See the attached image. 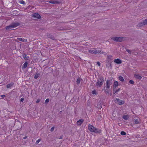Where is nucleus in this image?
<instances>
[{"mask_svg":"<svg viewBox=\"0 0 147 147\" xmlns=\"http://www.w3.org/2000/svg\"><path fill=\"white\" fill-rule=\"evenodd\" d=\"M112 83V81L111 80H107L106 82V86L105 89H104L105 92L107 94H109V89L110 88V86Z\"/></svg>","mask_w":147,"mask_h":147,"instance_id":"nucleus-1","label":"nucleus"},{"mask_svg":"<svg viewBox=\"0 0 147 147\" xmlns=\"http://www.w3.org/2000/svg\"><path fill=\"white\" fill-rule=\"evenodd\" d=\"M88 129L91 132H94L96 133H99L101 131L95 127L91 125H89L88 126Z\"/></svg>","mask_w":147,"mask_h":147,"instance_id":"nucleus-2","label":"nucleus"},{"mask_svg":"<svg viewBox=\"0 0 147 147\" xmlns=\"http://www.w3.org/2000/svg\"><path fill=\"white\" fill-rule=\"evenodd\" d=\"M104 81V78L103 77L101 76L99 77L97 80V81L96 84V86L98 88V87H101L103 84Z\"/></svg>","mask_w":147,"mask_h":147,"instance_id":"nucleus-3","label":"nucleus"},{"mask_svg":"<svg viewBox=\"0 0 147 147\" xmlns=\"http://www.w3.org/2000/svg\"><path fill=\"white\" fill-rule=\"evenodd\" d=\"M124 38L123 37H112L111 39L116 42H121L124 40Z\"/></svg>","mask_w":147,"mask_h":147,"instance_id":"nucleus-4","label":"nucleus"},{"mask_svg":"<svg viewBox=\"0 0 147 147\" xmlns=\"http://www.w3.org/2000/svg\"><path fill=\"white\" fill-rule=\"evenodd\" d=\"M88 51L90 53L94 54H98L100 53L99 51L96 50L95 49L89 50Z\"/></svg>","mask_w":147,"mask_h":147,"instance_id":"nucleus-5","label":"nucleus"},{"mask_svg":"<svg viewBox=\"0 0 147 147\" xmlns=\"http://www.w3.org/2000/svg\"><path fill=\"white\" fill-rule=\"evenodd\" d=\"M115 103L118 104L119 105H123L124 104L125 102L123 100H120L119 98H116L115 99Z\"/></svg>","mask_w":147,"mask_h":147,"instance_id":"nucleus-6","label":"nucleus"},{"mask_svg":"<svg viewBox=\"0 0 147 147\" xmlns=\"http://www.w3.org/2000/svg\"><path fill=\"white\" fill-rule=\"evenodd\" d=\"M32 17L34 18L40 19L41 18L40 15L38 13H34L32 14Z\"/></svg>","mask_w":147,"mask_h":147,"instance_id":"nucleus-7","label":"nucleus"},{"mask_svg":"<svg viewBox=\"0 0 147 147\" xmlns=\"http://www.w3.org/2000/svg\"><path fill=\"white\" fill-rule=\"evenodd\" d=\"M106 67L109 69H112L111 64L109 61L106 63Z\"/></svg>","mask_w":147,"mask_h":147,"instance_id":"nucleus-8","label":"nucleus"},{"mask_svg":"<svg viewBox=\"0 0 147 147\" xmlns=\"http://www.w3.org/2000/svg\"><path fill=\"white\" fill-rule=\"evenodd\" d=\"M114 62L117 64H120L122 63L121 60L119 59H115Z\"/></svg>","mask_w":147,"mask_h":147,"instance_id":"nucleus-9","label":"nucleus"},{"mask_svg":"<svg viewBox=\"0 0 147 147\" xmlns=\"http://www.w3.org/2000/svg\"><path fill=\"white\" fill-rule=\"evenodd\" d=\"M14 28L13 27L12 25L11 24L9 26H7L6 27V29L7 30H13V28Z\"/></svg>","mask_w":147,"mask_h":147,"instance_id":"nucleus-10","label":"nucleus"},{"mask_svg":"<svg viewBox=\"0 0 147 147\" xmlns=\"http://www.w3.org/2000/svg\"><path fill=\"white\" fill-rule=\"evenodd\" d=\"M11 24L14 28H16L20 25V24L18 22H13Z\"/></svg>","mask_w":147,"mask_h":147,"instance_id":"nucleus-11","label":"nucleus"},{"mask_svg":"<svg viewBox=\"0 0 147 147\" xmlns=\"http://www.w3.org/2000/svg\"><path fill=\"white\" fill-rule=\"evenodd\" d=\"M47 2H49L50 3L53 4H59V2L57 1H47Z\"/></svg>","mask_w":147,"mask_h":147,"instance_id":"nucleus-12","label":"nucleus"},{"mask_svg":"<svg viewBox=\"0 0 147 147\" xmlns=\"http://www.w3.org/2000/svg\"><path fill=\"white\" fill-rule=\"evenodd\" d=\"M84 121L83 119H81L77 121V123L78 125H80Z\"/></svg>","mask_w":147,"mask_h":147,"instance_id":"nucleus-13","label":"nucleus"},{"mask_svg":"<svg viewBox=\"0 0 147 147\" xmlns=\"http://www.w3.org/2000/svg\"><path fill=\"white\" fill-rule=\"evenodd\" d=\"M134 122V124H139L140 123V119L139 118L137 119H135Z\"/></svg>","mask_w":147,"mask_h":147,"instance_id":"nucleus-14","label":"nucleus"},{"mask_svg":"<svg viewBox=\"0 0 147 147\" xmlns=\"http://www.w3.org/2000/svg\"><path fill=\"white\" fill-rule=\"evenodd\" d=\"M13 83H11L7 84L6 86V87L7 88H10L13 86Z\"/></svg>","mask_w":147,"mask_h":147,"instance_id":"nucleus-15","label":"nucleus"},{"mask_svg":"<svg viewBox=\"0 0 147 147\" xmlns=\"http://www.w3.org/2000/svg\"><path fill=\"white\" fill-rule=\"evenodd\" d=\"M135 77L138 79L141 80L142 78V77L139 75H135Z\"/></svg>","mask_w":147,"mask_h":147,"instance_id":"nucleus-16","label":"nucleus"},{"mask_svg":"<svg viewBox=\"0 0 147 147\" xmlns=\"http://www.w3.org/2000/svg\"><path fill=\"white\" fill-rule=\"evenodd\" d=\"M27 65L28 63L27 62H25L22 66V68H26L27 66Z\"/></svg>","mask_w":147,"mask_h":147,"instance_id":"nucleus-17","label":"nucleus"},{"mask_svg":"<svg viewBox=\"0 0 147 147\" xmlns=\"http://www.w3.org/2000/svg\"><path fill=\"white\" fill-rule=\"evenodd\" d=\"M47 36L48 38H50L51 39H54V36L51 34H48L47 35Z\"/></svg>","mask_w":147,"mask_h":147,"instance_id":"nucleus-18","label":"nucleus"},{"mask_svg":"<svg viewBox=\"0 0 147 147\" xmlns=\"http://www.w3.org/2000/svg\"><path fill=\"white\" fill-rule=\"evenodd\" d=\"M23 57L26 60H28L29 58V57L26 55V54H24L23 55Z\"/></svg>","mask_w":147,"mask_h":147,"instance_id":"nucleus-19","label":"nucleus"},{"mask_svg":"<svg viewBox=\"0 0 147 147\" xmlns=\"http://www.w3.org/2000/svg\"><path fill=\"white\" fill-rule=\"evenodd\" d=\"M17 39L20 41H22L23 42H25V39H23L22 38H18Z\"/></svg>","mask_w":147,"mask_h":147,"instance_id":"nucleus-20","label":"nucleus"},{"mask_svg":"<svg viewBox=\"0 0 147 147\" xmlns=\"http://www.w3.org/2000/svg\"><path fill=\"white\" fill-rule=\"evenodd\" d=\"M40 75V74L39 73H36V74H35L34 77V78L35 79H37L39 76Z\"/></svg>","mask_w":147,"mask_h":147,"instance_id":"nucleus-21","label":"nucleus"},{"mask_svg":"<svg viewBox=\"0 0 147 147\" xmlns=\"http://www.w3.org/2000/svg\"><path fill=\"white\" fill-rule=\"evenodd\" d=\"M123 118L125 120H127L128 119V117L127 115H124Z\"/></svg>","mask_w":147,"mask_h":147,"instance_id":"nucleus-22","label":"nucleus"},{"mask_svg":"<svg viewBox=\"0 0 147 147\" xmlns=\"http://www.w3.org/2000/svg\"><path fill=\"white\" fill-rule=\"evenodd\" d=\"M119 79L120 81L122 82H123L124 81L123 78L122 76H119Z\"/></svg>","mask_w":147,"mask_h":147,"instance_id":"nucleus-23","label":"nucleus"},{"mask_svg":"<svg viewBox=\"0 0 147 147\" xmlns=\"http://www.w3.org/2000/svg\"><path fill=\"white\" fill-rule=\"evenodd\" d=\"M144 25L142 21L141 22L139 23L137 26L139 27H142Z\"/></svg>","mask_w":147,"mask_h":147,"instance_id":"nucleus-24","label":"nucleus"},{"mask_svg":"<svg viewBox=\"0 0 147 147\" xmlns=\"http://www.w3.org/2000/svg\"><path fill=\"white\" fill-rule=\"evenodd\" d=\"M142 22H143L144 25H147V19H146L144 20H143Z\"/></svg>","mask_w":147,"mask_h":147,"instance_id":"nucleus-25","label":"nucleus"},{"mask_svg":"<svg viewBox=\"0 0 147 147\" xmlns=\"http://www.w3.org/2000/svg\"><path fill=\"white\" fill-rule=\"evenodd\" d=\"M76 82L77 85H79L80 82V80L79 78L77 79Z\"/></svg>","mask_w":147,"mask_h":147,"instance_id":"nucleus-26","label":"nucleus"},{"mask_svg":"<svg viewBox=\"0 0 147 147\" xmlns=\"http://www.w3.org/2000/svg\"><path fill=\"white\" fill-rule=\"evenodd\" d=\"M91 93L93 95H94V94L96 95V94H97L96 91L95 90H94L93 91H92L91 92Z\"/></svg>","mask_w":147,"mask_h":147,"instance_id":"nucleus-27","label":"nucleus"},{"mask_svg":"<svg viewBox=\"0 0 147 147\" xmlns=\"http://www.w3.org/2000/svg\"><path fill=\"white\" fill-rule=\"evenodd\" d=\"M118 85V82L117 81H115L114 82L113 84V86H117Z\"/></svg>","mask_w":147,"mask_h":147,"instance_id":"nucleus-28","label":"nucleus"},{"mask_svg":"<svg viewBox=\"0 0 147 147\" xmlns=\"http://www.w3.org/2000/svg\"><path fill=\"white\" fill-rule=\"evenodd\" d=\"M19 3L20 4H22L23 5H24L25 4V2L22 0L20 1Z\"/></svg>","mask_w":147,"mask_h":147,"instance_id":"nucleus-29","label":"nucleus"},{"mask_svg":"<svg viewBox=\"0 0 147 147\" xmlns=\"http://www.w3.org/2000/svg\"><path fill=\"white\" fill-rule=\"evenodd\" d=\"M121 134L122 135L124 136L126 134V133L124 131H122L121 132Z\"/></svg>","mask_w":147,"mask_h":147,"instance_id":"nucleus-30","label":"nucleus"},{"mask_svg":"<svg viewBox=\"0 0 147 147\" xmlns=\"http://www.w3.org/2000/svg\"><path fill=\"white\" fill-rule=\"evenodd\" d=\"M126 51L127 52H128V53L129 54H131V50L128 49H127L126 50Z\"/></svg>","mask_w":147,"mask_h":147,"instance_id":"nucleus-31","label":"nucleus"},{"mask_svg":"<svg viewBox=\"0 0 147 147\" xmlns=\"http://www.w3.org/2000/svg\"><path fill=\"white\" fill-rule=\"evenodd\" d=\"M40 141V139H38L37 140L36 142V143H35L36 144H38L39 143V142Z\"/></svg>","mask_w":147,"mask_h":147,"instance_id":"nucleus-32","label":"nucleus"},{"mask_svg":"<svg viewBox=\"0 0 147 147\" xmlns=\"http://www.w3.org/2000/svg\"><path fill=\"white\" fill-rule=\"evenodd\" d=\"M129 83L131 84H134V81L132 80H130L129 81Z\"/></svg>","mask_w":147,"mask_h":147,"instance_id":"nucleus-33","label":"nucleus"},{"mask_svg":"<svg viewBox=\"0 0 147 147\" xmlns=\"http://www.w3.org/2000/svg\"><path fill=\"white\" fill-rule=\"evenodd\" d=\"M49 98L47 99L45 101V103H48L49 102Z\"/></svg>","mask_w":147,"mask_h":147,"instance_id":"nucleus-34","label":"nucleus"},{"mask_svg":"<svg viewBox=\"0 0 147 147\" xmlns=\"http://www.w3.org/2000/svg\"><path fill=\"white\" fill-rule=\"evenodd\" d=\"M54 127H52L51 128V130H50L51 131V132L53 131L54 130Z\"/></svg>","mask_w":147,"mask_h":147,"instance_id":"nucleus-35","label":"nucleus"},{"mask_svg":"<svg viewBox=\"0 0 147 147\" xmlns=\"http://www.w3.org/2000/svg\"><path fill=\"white\" fill-rule=\"evenodd\" d=\"M117 92L116 90H113V94H115Z\"/></svg>","mask_w":147,"mask_h":147,"instance_id":"nucleus-36","label":"nucleus"},{"mask_svg":"<svg viewBox=\"0 0 147 147\" xmlns=\"http://www.w3.org/2000/svg\"><path fill=\"white\" fill-rule=\"evenodd\" d=\"M117 86H113V89L114 90H116L117 89Z\"/></svg>","mask_w":147,"mask_h":147,"instance_id":"nucleus-37","label":"nucleus"},{"mask_svg":"<svg viewBox=\"0 0 147 147\" xmlns=\"http://www.w3.org/2000/svg\"><path fill=\"white\" fill-rule=\"evenodd\" d=\"M40 100L39 99H38L36 100V103H38L40 102Z\"/></svg>","mask_w":147,"mask_h":147,"instance_id":"nucleus-38","label":"nucleus"},{"mask_svg":"<svg viewBox=\"0 0 147 147\" xmlns=\"http://www.w3.org/2000/svg\"><path fill=\"white\" fill-rule=\"evenodd\" d=\"M107 57L109 59H110L112 57V56L111 55L108 56Z\"/></svg>","mask_w":147,"mask_h":147,"instance_id":"nucleus-39","label":"nucleus"},{"mask_svg":"<svg viewBox=\"0 0 147 147\" xmlns=\"http://www.w3.org/2000/svg\"><path fill=\"white\" fill-rule=\"evenodd\" d=\"M24 100V98H21L20 99V101L21 102H23Z\"/></svg>","mask_w":147,"mask_h":147,"instance_id":"nucleus-40","label":"nucleus"},{"mask_svg":"<svg viewBox=\"0 0 147 147\" xmlns=\"http://www.w3.org/2000/svg\"><path fill=\"white\" fill-rule=\"evenodd\" d=\"M97 64L99 66H100V63L99 62H97Z\"/></svg>","mask_w":147,"mask_h":147,"instance_id":"nucleus-41","label":"nucleus"},{"mask_svg":"<svg viewBox=\"0 0 147 147\" xmlns=\"http://www.w3.org/2000/svg\"><path fill=\"white\" fill-rule=\"evenodd\" d=\"M5 97V95H1V97L2 98H4Z\"/></svg>","mask_w":147,"mask_h":147,"instance_id":"nucleus-42","label":"nucleus"},{"mask_svg":"<svg viewBox=\"0 0 147 147\" xmlns=\"http://www.w3.org/2000/svg\"><path fill=\"white\" fill-rule=\"evenodd\" d=\"M120 90V88H118V89H117L116 90V91H117V92H119V90Z\"/></svg>","mask_w":147,"mask_h":147,"instance_id":"nucleus-43","label":"nucleus"},{"mask_svg":"<svg viewBox=\"0 0 147 147\" xmlns=\"http://www.w3.org/2000/svg\"><path fill=\"white\" fill-rule=\"evenodd\" d=\"M99 51L100 52V53L102 54L104 53V52L103 51L101 52V51Z\"/></svg>","mask_w":147,"mask_h":147,"instance_id":"nucleus-44","label":"nucleus"},{"mask_svg":"<svg viewBox=\"0 0 147 147\" xmlns=\"http://www.w3.org/2000/svg\"><path fill=\"white\" fill-rule=\"evenodd\" d=\"M27 138V136H26L24 137L23 138V139H26Z\"/></svg>","mask_w":147,"mask_h":147,"instance_id":"nucleus-45","label":"nucleus"},{"mask_svg":"<svg viewBox=\"0 0 147 147\" xmlns=\"http://www.w3.org/2000/svg\"><path fill=\"white\" fill-rule=\"evenodd\" d=\"M63 138V136H61L60 137V138H59V139H61Z\"/></svg>","mask_w":147,"mask_h":147,"instance_id":"nucleus-46","label":"nucleus"},{"mask_svg":"<svg viewBox=\"0 0 147 147\" xmlns=\"http://www.w3.org/2000/svg\"><path fill=\"white\" fill-rule=\"evenodd\" d=\"M62 112V111H60V113H61V112Z\"/></svg>","mask_w":147,"mask_h":147,"instance_id":"nucleus-47","label":"nucleus"},{"mask_svg":"<svg viewBox=\"0 0 147 147\" xmlns=\"http://www.w3.org/2000/svg\"><path fill=\"white\" fill-rule=\"evenodd\" d=\"M111 94H112L111 93V94H110V95H111Z\"/></svg>","mask_w":147,"mask_h":147,"instance_id":"nucleus-48","label":"nucleus"}]
</instances>
